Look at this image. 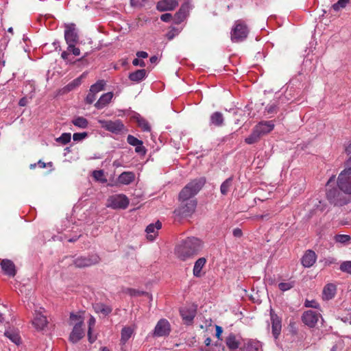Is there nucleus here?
Returning <instances> with one entry per match:
<instances>
[{"label": "nucleus", "mask_w": 351, "mask_h": 351, "mask_svg": "<svg viewBox=\"0 0 351 351\" xmlns=\"http://www.w3.org/2000/svg\"><path fill=\"white\" fill-rule=\"evenodd\" d=\"M317 259V255L313 250H307L302 258V264L304 267L313 265Z\"/></svg>", "instance_id": "22"}, {"label": "nucleus", "mask_w": 351, "mask_h": 351, "mask_svg": "<svg viewBox=\"0 0 351 351\" xmlns=\"http://www.w3.org/2000/svg\"><path fill=\"white\" fill-rule=\"evenodd\" d=\"M304 305L306 307L313 308H318L319 306V304L316 301L308 300L305 301Z\"/></svg>", "instance_id": "51"}, {"label": "nucleus", "mask_w": 351, "mask_h": 351, "mask_svg": "<svg viewBox=\"0 0 351 351\" xmlns=\"http://www.w3.org/2000/svg\"><path fill=\"white\" fill-rule=\"evenodd\" d=\"M135 178V175L131 171H125L121 173L119 176L118 180L121 184H129L132 183Z\"/></svg>", "instance_id": "29"}, {"label": "nucleus", "mask_w": 351, "mask_h": 351, "mask_svg": "<svg viewBox=\"0 0 351 351\" xmlns=\"http://www.w3.org/2000/svg\"><path fill=\"white\" fill-rule=\"evenodd\" d=\"M113 97V93L112 92H108L103 94L98 101L95 103V106L97 109H102L106 106L112 100Z\"/></svg>", "instance_id": "24"}, {"label": "nucleus", "mask_w": 351, "mask_h": 351, "mask_svg": "<svg viewBox=\"0 0 351 351\" xmlns=\"http://www.w3.org/2000/svg\"><path fill=\"white\" fill-rule=\"evenodd\" d=\"M271 328H272V334L274 337L276 339L280 334L282 325H281V319L278 317V316L275 314L274 312H271Z\"/></svg>", "instance_id": "18"}, {"label": "nucleus", "mask_w": 351, "mask_h": 351, "mask_svg": "<svg viewBox=\"0 0 351 351\" xmlns=\"http://www.w3.org/2000/svg\"><path fill=\"white\" fill-rule=\"evenodd\" d=\"M135 152L142 156L145 155L146 154V149L143 146V143L141 141V145H135Z\"/></svg>", "instance_id": "49"}, {"label": "nucleus", "mask_w": 351, "mask_h": 351, "mask_svg": "<svg viewBox=\"0 0 351 351\" xmlns=\"http://www.w3.org/2000/svg\"><path fill=\"white\" fill-rule=\"evenodd\" d=\"M127 141L130 145H131L132 146H135V145H141V143L142 141H141V140L138 139L137 138H136L135 136L130 134L127 137Z\"/></svg>", "instance_id": "47"}, {"label": "nucleus", "mask_w": 351, "mask_h": 351, "mask_svg": "<svg viewBox=\"0 0 351 351\" xmlns=\"http://www.w3.org/2000/svg\"><path fill=\"white\" fill-rule=\"evenodd\" d=\"M233 235L235 237H240L242 236V231L239 228H235L233 230Z\"/></svg>", "instance_id": "59"}, {"label": "nucleus", "mask_w": 351, "mask_h": 351, "mask_svg": "<svg viewBox=\"0 0 351 351\" xmlns=\"http://www.w3.org/2000/svg\"><path fill=\"white\" fill-rule=\"evenodd\" d=\"M224 118L223 114L220 112H213L210 117V124L217 127H221L223 125Z\"/></svg>", "instance_id": "27"}, {"label": "nucleus", "mask_w": 351, "mask_h": 351, "mask_svg": "<svg viewBox=\"0 0 351 351\" xmlns=\"http://www.w3.org/2000/svg\"><path fill=\"white\" fill-rule=\"evenodd\" d=\"M265 110L269 114L275 113L277 112V106L275 104H269Z\"/></svg>", "instance_id": "53"}, {"label": "nucleus", "mask_w": 351, "mask_h": 351, "mask_svg": "<svg viewBox=\"0 0 351 351\" xmlns=\"http://www.w3.org/2000/svg\"><path fill=\"white\" fill-rule=\"evenodd\" d=\"M147 71L145 69H138L133 73H130L129 79L135 82H140L146 77Z\"/></svg>", "instance_id": "30"}, {"label": "nucleus", "mask_w": 351, "mask_h": 351, "mask_svg": "<svg viewBox=\"0 0 351 351\" xmlns=\"http://www.w3.org/2000/svg\"><path fill=\"white\" fill-rule=\"evenodd\" d=\"M93 308L95 313H101L104 315H108L112 310L110 306L100 302L93 304Z\"/></svg>", "instance_id": "28"}, {"label": "nucleus", "mask_w": 351, "mask_h": 351, "mask_svg": "<svg viewBox=\"0 0 351 351\" xmlns=\"http://www.w3.org/2000/svg\"><path fill=\"white\" fill-rule=\"evenodd\" d=\"M348 162L351 165V157ZM337 185L342 192L351 195V167L339 173L337 178Z\"/></svg>", "instance_id": "4"}, {"label": "nucleus", "mask_w": 351, "mask_h": 351, "mask_svg": "<svg viewBox=\"0 0 351 351\" xmlns=\"http://www.w3.org/2000/svg\"><path fill=\"white\" fill-rule=\"evenodd\" d=\"M1 266L5 274L9 276L13 277L16 275V269L14 263L10 260H3Z\"/></svg>", "instance_id": "23"}, {"label": "nucleus", "mask_w": 351, "mask_h": 351, "mask_svg": "<svg viewBox=\"0 0 351 351\" xmlns=\"http://www.w3.org/2000/svg\"><path fill=\"white\" fill-rule=\"evenodd\" d=\"M293 286H294L293 282H280L278 285V288L282 291H288V290L291 289V288H293Z\"/></svg>", "instance_id": "46"}, {"label": "nucleus", "mask_w": 351, "mask_h": 351, "mask_svg": "<svg viewBox=\"0 0 351 351\" xmlns=\"http://www.w3.org/2000/svg\"><path fill=\"white\" fill-rule=\"evenodd\" d=\"M180 315L186 324H191L196 315V309L193 306L183 307L180 309Z\"/></svg>", "instance_id": "19"}, {"label": "nucleus", "mask_w": 351, "mask_h": 351, "mask_svg": "<svg viewBox=\"0 0 351 351\" xmlns=\"http://www.w3.org/2000/svg\"><path fill=\"white\" fill-rule=\"evenodd\" d=\"M345 150H346V152L348 154H351V141L346 146Z\"/></svg>", "instance_id": "64"}, {"label": "nucleus", "mask_w": 351, "mask_h": 351, "mask_svg": "<svg viewBox=\"0 0 351 351\" xmlns=\"http://www.w3.org/2000/svg\"><path fill=\"white\" fill-rule=\"evenodd\" d=\"M190 9L191 4L189 2H185L183 4H182L180 8L174 16L175 23L176 24H179L181 22H182L186 17Z\"/></svg>", "instance_id": "16"}, {"label": "nucleus", "mask_w": 351, "mask_h": 351, "mask_svg": "<svg viewBox=\"0 0 351 351\" xmlns=\"http://www.w3.org/2000/svg\"><path fill=\"white\" fill-rule=\"evenodd\" d=\"M206 263V260L205 258H199L195 261L193 270L194 276L200 277L202 276L201 271L205 266Z\"/></svg>", "instance_id": "32"}, {"label": "nucleus", "mask_w": 351, "mask_h": 351, "mask_svg": "<svg viewBox=\"0 0 351 351\" xmlns=\"http://www.w3.org/2000/svg\"><path fill=\"white\" fill-rule=\"evenodd\" d=\"M136 56L138 58H146L148 57V53L145 51H141L136 53Z\"/></svg>", "instance_id": "58"}, {"label": "nucleus", "mask_w": 351, "mask_h": 351, "mask_svg": "<svg viewBox=\"0 0 351 351\" xmlns=\"http://www.w3.org/2000/svg\"><path fill=\"white\" fill-rule=\"evenodd\" d=\"M350 0H338V1L332 5L335 11H339L340 9L345 8L349 3Z\"/></svg>", "instance_id": "42"}, {"label": "nucleus", "mask_w": 351, "mask_h": 351, "mask_svg": "<svg viewBox=\"0 0 351 351\" xmlns=\"http://www.w3.org/2000/svg\"><path fill=\"white\" fill-rule=\"evenodd\" d=\"M95 323H96V320H95V317L91 315L90 317V319H89L88 323V336L89 341L90 343L94 342L95 340V339L93 338L91 336L92 330L94 328Z\"/></svg>", "instance_id": "40"}, {"label": "nucleus", "mask_w": 351, "mask_h": 351, "mask_svg": "<svg viewBox=\"0 0 351 351\" xmlns=\"http://www.w3.org/2000/svg\"><path fill=\"white\" fill-rule=\"evenodd\" d=\"M171 331V327L169 322L165 319H160L154 330V337H165L169 335Z\"/></svg>", "instance_id": "11"}, {"label": "nucleus", "mask_w": 351, "mask_h": 351, "mask_svg": "<svg viewBox=\"0 0 351 351\" xmlns=\"http://www.w3.org/2000/svg\"><path fill=\"white\" fill-rule=\"evenodd\" d=\"M202 245L200 239L188 237L176 247L175 254L179 259L186 261L198 254L202 249Z\"/></svg>", "instance_id": "1"}, {"label": "nucleus", "mask_w": 351, "mask_h": 351, "mask_svg": "<svg viewBox=\"0 0 351 351\" xmlns=\"http://www.w3.org/2000/svg\"><path fill=\"white\" fill-rule=\"evenodd\" d=\"M232 178H229L226 179L220 186V191L222 195H226L230 191V189L232 186Z\"/></svg>", "instance_id": "38"}, {"label": "nucleus", "mask_w": 351, "mask_h": 351, "mask_svg": "<svg viewBox=\"0 0 351 351\" xmlns=\"http://www.w3.org/2000/svg\"><path fill=\"white\" fill-rule=\"evenodd\" d=\"M85 76V74L83 73L81 76L77 77L71 82L68 84L64 88V92H69L75 89L76 87L79 86L82 84V80Z\"/></svg>", "instance_id": "33"}, {"label": "nucleus", "mask_w": 351, "mask_h": 351, "mask_svg": "<svg viewBox=\"0 0 351 351\" xmlns=\"http://www.w3.org/2000/svg\"><path fill=\"white\" fill-rule=\"evenodd\" d=\"M320 317V314L317 311L308 310L304 311L302 315V322L309 328H314Z\"/></svg>", "instance_id": "12"}, {"label": "nucleus", "mask_w": 351, "mask_h": 351, "mask_svg": "<svg viewBox=\"0 0 351 351\" xmlns=\"http://www.w3.org/2000/svg\"><path fill=\"white\" fill-rule=\"evenodd\" d=\"M99 123L101 128L115 134H122L125 130V126L123 122L119 119L114 121L99 120Z\"/></svg>", "instance_id": "8"}, {"label": "nucleus", "mask_w": 351, "mask_h": 351, "mask_svg": "<svg viewBox=\"0 0 351 351\" xmlns=\"http://www.w3.org/2000/svg\"><path fill=\"white\" fill-rule=\"evenodd\" d=\"M351 239V237L347 234H337L335 237V240L337 243L346 244L348 243Z\"/></svg>", "instance_id": "44"}, {"label": "nucleus", "mask_w": 351, "mask_h": 351, "mask_svg": "<svg viewBox=\"0 0 351 351\" xmlns=\"http://www.w3.org/2000/svg\"><path fill=\"white\" fill-rule=\"evenodd\" d=\"M339 269L343 272L351 274V261H343L340 265Z\"/></svg>", "instance_id": "45"}, {"label": "nucleus", "mask_w": 351, "mask_h": 351, "mask_svg": "<svg viewBox=\"0 0 351 351\" xmlns=\"http://www.w3.org/2000/svg\"><path fill=\"white\" fill-rule=\"evenodd\" d=\"M226 343L230 350H235L239 347L240 339L234 334L230 333L226 339Z\"/></svg>", "instance_id": "26"}, {"label": "nucleus", "mask_w": 351, "mask_h": 351, "mask_svg": "<svg viewBox=\"0 0 351 351\" xmlns=\"http://www.w3.org/2000/svg\"><path fill=\"white\" fill-rule=\"evenodd\" d=\"M73 264L76 267L82 268L90 267L99 262V257L97 254H91L88 256H79L73 261Z\"/></svg>", "instance_id": "10"}, {"label": "nucleus", "mask_w": 351, "mask_h": 351, "mask_svg": "<svg viewBox=\"0 0 351 351\" xmlns=\"http://www.w3.org/2000/svg\"><path fill=\"white\" fill-rule=\"evenodd\" d=\"M178 4V0H161L157 3L156 8L160 12L173 10Z\"/></svg>", "instance_id": "17"}, {"label": "nucleus", "mask_w": 351, "mask_h": 351, "mask_svg": "<svg viewBox=\"0 0 351 351\" xmlns=\"http://www.w3.org/2000/svg\"><path fill=\"white\" fill-rule=\"evenodd\" d=\"M172 18V15L169 13L163 14L160 16L161 21L164 22H169Z\"/></svg>", "instance_id": "56"}, {"label": "nucleus", "mask_w": 351, "mask_h": 351, "mask_svg": "<svg viewBox=\"0 0 351 351\" xmlns=\"http://www.w3.org/2000/svg\"><path fill=\"white\" fill-rule=\"evenodd\" d=\"M261 137L258 131L254 128L250 135L245 138V142L248 145H252L257 143L261 139Z\"/></svg>", "instance_id": "34"}, {"label": "nucleus", "mask_w": 351, "mask_h": 351, "mask_svg": "<svg viewBox=\"0 0 351 351\" xmlns=\"http://www.w3.org/2000/svg\"><path fill=\"white\" fill-rule=\"evenodd\" d=\"M162 227V223L158 221L156 223H151L147 226L145 232H147V238L152 241L157 236L158 230Z\"/></svg>", "instance_id": "21"}, {"label": "nucleus", "mask_w": 351, "mask_h": 351, "mask_svg": "<svg viewBox=\"0 0 351 351\" xmlns=\"http://www.w3.org/2000/svg\"><path fill=\"white\" fill-rule=\"evenodd\" d=\"M106 84V83L104 80H98L90 86V91L97 94L104 89Z\"/></svg>", "instance_id": "35"}, {"label": "nucleus", "mask_w": 351, "mask_h": 351, "mask_svg": "<svg viewBox=\"0 0 351 351\" xmlns=\"http://www.w3.org/2000/svg\"><path fill=\"white\" fill-rule=\"evenodd\" d=\"M196 206L197 201L195 199L181 202V205L174 210V214L180 217H189L195 212Z\"/></svg>", "instance_id": "7"}, {"label": "nucleus", "mask_w": 351, "mask_h": 351, "mask_svg": "<svg viewBox=\"0 0 351 351\" xmlns=\"http://www.w3.org/2000/svg\"><path fill=\"white\" fill-rule=\"evenodd\" d=\"M326 195L328 200L335 206H343L348 203L346 196L336 188L328 190Z\"/></svg>", "instance_id": "9"}, {"label": "nucleus", "mask_w": 351, "mask_h": 351, "mask_svg": "<svg viewBox=\"0 0 351 351\" xmlns=\"http://www.w3.org/2000/svg\"><path fill=\"white\" fill-rule=\"evenodd\" d=\"M336 286L332 283L327 284L323 289L322 298L324 300L333 298L336 294Z\"/></svg>", "instance_id": "25"}, {"label": "nucleus", "mask_w": 351, "mask_h": 351, "mask_svg": "<svg viewBox=\"0 0 351 351\" xmlns=\"http://www.w3.org/2000/svg\"><path fill=\"white\" fill-rule=\"evenodd\" d=\"M134 330L130 327H124L121 330V341L125 343L126 341L131 337Z\"/></svg>", "instance_id": "37"}, {"label": "nucleus", "mask_w": 351, "mask_h": 351, "mask_svg": "<svg viewBox=\"0 0 351 351\" xmlns=\"http://www.w3.org/2000/svg\"><path fill=\"white\" fill-rule=\"evenodd\" d=\"M70 319L71 320H77V321H78V322H80V321H82V319L80 316H79L77 315H75L74 313H71Z\"/></svg>", "instance_id": "60"}, {"label": "nucleus", "mask_w": 351, "mask_h": 351, "mask_svg": "<svg viewBox=\"0 0 351 351\" xmlns=\"http://www.w3.org/2000/svg\"><path fill=\"white\" fill-rule=\"evenodd\" d=\"M47 320L46 316L43 315L40 312L36 311L32 320L34 326L37 330H41L47 326Z\"/></svg>", "instance_id": "20"}, {"label": "nucleus", "mask_w": 351, "mask_h": 351, "mask_svg": "<svg viewBox=\"0 0 351 351\" xmlns=\"http://www.w3.org/2000/svg\"><path fill=\"white\" fill-rule=\"evenodd\" d=\"M341 343L339 342V343H337L336 344H335L332 348H331V350L330 351H339L341 350Z\"/></svg>", "instance_id": "62"}, {"label": "nucleus", "mask_w": 351, "mask_h": 351, "mask_svg": "<svg viewBox=\"0 0 351 351\" xmlns=\"http://www.w3.org/2000/svg\"><path fill=\"white\" fill-rule=\"evenodd\" d=\"M275 124L274 121H263L259 122L254 126L261 136L271 132L274 128Z\"/></svg>", "instance_id": "13"}, {"label": "nucleus", "mask_w": 351, "mask_h": 351, "mask_svg": "<svg viewBox=\"0 0 351 351\" xmlns=\"http://www.w3.org/2000/svg\"><path fill=\"white\" fill-rule=\"evenodd\" d=\"M128 293L131 295H148L147 293L146 292H144V291H136L135 289H130L128 290Z\"/></svg>", "instance_id": "54"}, {"label": "nucleus", "mask_w": 351, "mask_h": 351, "mask_svg": "<svg viewBox=\"0 0 351 351\" xmlns=\"http://www.w3.org/2000/svg\"><path fill=\"white\" fill-rule=\"evenodd\" d=\"M93 177L97 181H99L101 183H106L107 182V179L104 176V172L103 170H95L93 171Z\"/></svg>", "instance_id": "39"}, {"label": "nucleus", "mask_w": 351, "mask_h": 351, "mask_svg": "<svg viewBox=\"0 0 351 351\" xmlns=\"http://www.w3.org/2000/svg\"><path fill=\"white\" fill-rule=\"evenodd\" d=\"M132 64L134 66H140L141 67H144L145 66V63L144 61L139 60V58H135L132 61Z\"/></svg>", "instance_id": "55"}, {"label": "nucleus", "mask_w": 351, "mask_h": 351, "mask_svg": "<svg viewBox=\"0 0 351 351\" xmlns=\"http://www.w3.org/2000/svg\"><path fill=\"white\" fill-rule=\"evenodd\" d=\"M147 0H130V5L133 8H141L145 5Z\"/></svg>", "instance_id": "48"}, {"label": "nucleus", "mask_w": 351, "mask_h": 351, "mask_svg": "<svg viewBox=\"0 0 351 351\" xmlns=\"http://www.w3.org/2000/svg\"><path fill=\"white\" fill-rule=\"evenodd\" d=\"M96 99V94L94 93H92L89 90V93L87 95L86 97V102L87 104H92Z\"/></svg>", "instance_id": "52"}, {"label": "nucleus", "mask_w": 351, "mask_h": 351, "mask_svg": "<svg viewBox=\"0 0 351 351\" xmlns=\"http://www.w3.org/2000/svg\"><path fill=\"white\" fill-rule=\"evenodd\" d=\"M86 132L74 133L73 135V139L75 141H80L87 136Z\"/></svg>", "instance_id": "50"}, {"label": "nucleus", "mask_w": 351, "mask_h": 351, "mask_svg": "<svg viewBox=\"0 0 351 351\" xmlns=\"http://www.w3.org/2000/svg\"><path fill=\"white\" fill-rule=\"evenodd\" d=\"M223 332V329L221 326H216V337L218 339H220V336L221 333Z\"/></svg>", "instance_id": "61"}, {"label": "nucleus", "mask_w": 351, "mask_h": 351, "mask_svg": "<svg viewBox=\"0 0 351 351\" xmlns=\"http://www.w3.org/2000/svg\"><path fill=\"white\" fill-rule=\"evenodd\" d=\"M73 124L80 128H86L88 125V121L82 117H77L72 121Z\"/></svg>", "instance_id": "36"}, {"label": "nucleus", "mask_w": 351, "mask_h": 351, "mask_svg": "<svg viewBox=\"0 0 351 351\" xmlns=\"http://www.w3.org/2000/svg\"><path fill=\"white\" fill-rule=\"evenodd\" d=\"M136 121L138 125L142 129V130L147 132L150 131V126L145 119L142 117H137Z\"/></svg>", "instance_id": "41"}, {"label": "nucleus", "mask_w": 351, "mask_h": 351, "mask_svg": "<svg viewBox=\"0 0 351 351\" xmlns=\"http://www.w3.org/2000/svg\"><path fill=\"white\" fill-rule=\"evenodd\" d=\"M249 29L243 21H235L231 31V40L233 42L239 43L244 40L248 35Z\"/></svg>", "instance_id": "5"}, {"label": "nucleus", "mask_w": 351, "mask_h": 351, "mask_svg": "<svg viewBox=\"0 0 351 351\" xmlns=\"http://www.w3.org/2000/svg\"><path fill=\"white\" fill-rule=\"evenodd\" d=\"M82 324L83 321H80V322H77L74 326L73 330L69 336V339L72 343H77L84 337V332L82 328Z\"/></svg>", "instance_id": "14"}, {"label": "nucleus", "mask_w": 351, "mask_h": 351, "mask_svg": "<svg viewBox=\"0 0 351 351\" xmlns=\"http://www.w3.org/2000/svg\"><path fill=\"white\" fill-rule=\"evenodd\" d=\"M27 103V99L26 97L21 98L19 101V105L20 106H25Z\"/></svg>", "instance_id": "63"}, {"label": "nucleus", "mask_w": 351, "mask_h": 351, "mask_svg": "<svg viewBox=\"0 0 351 351\" xmlns=\"http://www.w3.org/2000/svg\"><path fill=\"white\" fill-rule=\"evenodd\" d=\"M71 135L70 133H63L62 135L56 138L58 143L62 145H66L71 141Z\"/></svg>", "instance_id": "43"}, {"label": "nucleus", "mask_w": 351, "mask_h": 351, "mask_svg": "<svg viewBox=\"0 0 351 351\" xmlns=\"http://www.w3.org/2000/svg\"><path fill=\"white\" fill-rule=\"evenodd\" d=\"M206 183V178L201 177L194 179L188 183L179 193V201L184 202L187 200H191L198 192L202 189Z\"/></svg>", "instance_id": "3"}, {"label": "nucleus", "mask_w": 351, "mask_h": 351, "mask_svg": "<svg viewBox=\"0 0 351 351\" xmlns=\"http://www.w3.org/2000/svg\"><path fill=\"white\" fill-rule=\"evenodd\" d=\"M4 335L16 345H19L21 343V337L19 331L16 330H7L5 331Z\"/></svg>", "instance_id": "31"}, {"label": "nucleus", "mask_w": 351, "mask_h": 351, "mask_svg": "<svg viewBox=\"0 0 351 351\" xmlns=\"http://www.w3.org/2000/svg\"><path fill=\"white\" fill-rule=\"evenodd\" d=\"M238 351H263L262 343L254 339H247Z\"/></svg>", "instance_id": "15"}, {"label": "nucleus", "mask_w": 351, "mask_h": 351, "mask_svg": "<svg viewBox=\"0 0 351 351\" xmlns=\"http://www.w3.org/2000/svg\"><path fill=\"white\" fill-rule=\"evenodd\" d=\"M64 39L68 47L66 51L62 52L61 58L69 62H71L69 58L70 53L75 56L80 55V49L76 47V44L79 40V36L75 24L71 23L65 25Z\"/></svg>", "instance_id": "2"}, {"label": "nucleus", "mask_w": 351, "mask_h": 351, "mask_svg": "<svg viewBox=\"0 0 351 351\" xmlns=\"http://www.w3.org/2000/svg\"><path fill=\"white\" fill-rule=\"evenodd\" d=\"M337 260L335 258L329 257L325 259V265H330L332 264L336 263Z\"/></svg>", "instance_id": "57"}, {"label": "nucleus", "mask_w": 351, "mask_h": 351, "mask_svg": "<svg viewBox=\"0 0 351 351\" xmlns=\"http://www.w3.org/2000/svg\"><path fill=\"white\" fill-rule=\"evenodd\" d=\"M129 203V199L125 195L115 194L108 198L106 206L112 209H125Z\"/></svg>", "instance_id": "6"}]
</instances>
